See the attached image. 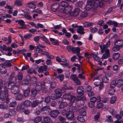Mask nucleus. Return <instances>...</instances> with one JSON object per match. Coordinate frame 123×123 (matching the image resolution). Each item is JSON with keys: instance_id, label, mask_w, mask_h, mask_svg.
Instances as JSON below:
<instances>
[{"instance_id": "nucleus-1", "label": "nucleus", "mask_w": 123, "mask_h": 123, "mask_svg": "<svg viewBox=\"0 0 123 123\" xmlns=\"http://www.w3.org/2000/svg\"><path fill=\"white\" fill-rule=\"evenodd\" d=\"M8 91L6 86L3 87H0V100L4 102L6 104L9 102V99L8 96Z\"/></svg>"}, {"instance_id": "nucleus-2", "label": "nucleus", "mask_w": 123, "mask_h": 123, "mask_svg": "<svg viewBox=\"0 0 123 123\" xmlns=\"http://www.w3.org/2000/svg\"><path fill=\"white\" fill-rule=\"evenodd\" d=\"M8 87L9 89L11 90V92L14 94L18 93L19 92V87L13 82H9L8 84Z\"/></svg>"}, {"instance_id": "nucleus-3", "label": "nucleus", "mask_w": 123, "mask_h": 123, "mask_svg": "<svg viewBox=\"0 0 123 123\" xmlns=\"http://www.w3.org/2000/svg\"><path fill=\"white\" fill-rule=\"evenodd\" d=\"M76 99V105L77 106L79 107L83 106L84 104V101L86 100V97L83 96H77Z\"/></svg>"}, {"instance_id": "nucleus-4", "label": "nucleus", "mask_w": 123, "mask_h": 123, "mask_svg": "<svg viewBox=\"0 0 123 123\" xmlns=\"http://www.w3.org/2000/svg\"><path fill=\"white\" fill-rule=\"evenodd\" d=\"M63 97L64 99L70 100L72 103H73L76 99L75 97L72 92H69L68 93L64 94Z\"/></svg>"}, {"instance_id": "nucleus-5", "label": "nucleus", "mask_w": 123, "mask_h": 123, "mask_svg": "<svg viewBox=\"0 0 123 123\" xmlns=\"http://www.w3.org/2000/svg\"><path fill=\"white\" fill-rule=\"evenodd\" d=\"M67 89V86H65L62 88V90L59 89H55V92L56 95L59 96V98H61L62 95V92H64Z\"/></svg>"}, {"instance_id": "nucleus-6", "label": "nucleus", "mask_w": 123, "mask_h": 123, "mask_svg": "<svg viewBox=\"0 0 123 123\" xmlns=\"http://www.w3.org/2000/svg\"><path fill=\"white\" fill-rule=\"evenodd\" d=\"M43 83L44 84H45V83L44 81L37 82L35 84V89L37 90V91H40L42 89Z\"/></svg>"}, {"instance_id": "nucleus-7", "label": "nucleus", "mask_w": 123, "mask_h": 123, "mask_svg": "<svg viewBox=\"0 0 123 123\" xmlns=\"http://www.w3.org/2000/svg\"><path fill=\"white\" fill-rule=\"evenodd\" d=\"M92 5L94 8H96L98 6L102 7L103 6V4L102 2L100 1L99 0H95Z\"/></svg>"}, {"instance_id": "nucleus-8", "label": "nucleus", "mask_w": 123, "mask_h": 123, "mask_svg": "<svg viewBox=\"0 0 123 123\" xmlns=\"http://www.w3.org/2000/svg\"><path fill=\"white\" fill-rule=\"evenodd\" d=\"M38 91L35 88L32 89L30 95V98L31 99L33 100L35 98Z\"/></svg>"}, {"instance_id": "nucleus-9", "label": "nucleus", "mask_w": 123, "mask_h": 123, "mask_svg": "<svg viewBox=\"0 0 123 123\" xmlns=\"http://www.w3.org/2000/svg\"><path fill=\"white\" fill-rule=\"evenodd\" d=\"M26 78H28V80H29V83L31 84H34L37 82V78L36 77L31 78L30 75H28L26 76Z\"/></svg>"}, {"instance_id": "nucleus-10", "label": "nucleus", "mask_w": 123, "mask_h": 123, "mask_svg": "<svg viewBox=\"0 0 123 123\" xmlns=\"http://www.w3.org/2000/svg\"><path fill=\"white\" fill-rule=\"evenodd\" d=\"M59 113V111L57 110H51L49 114L50 117L55 118L57 117Z\"/></svg>"}, {"instance_id": "nucleus-11", "label": "nucleus", "mask_w": 123, "mask_h": 123, "mask_svg": "<svg viewBox=\"0 0 123 123\" xmlns=\"http://www.w3.org/2000/svg\"><path fill=\"white\" fill-rule=\"evenodd\" d=\"M74 112L70 111H68L67 114L66 115V117L69 120H72L74 119Z\"/></svg>"}, {"instance_id": "nucleus-12", "label": "nucleus", "mask_w": 123, "mask_h": 123, "mask_svg": "<svg viewBox=\"0 0 123 123\" xmlns=\"http://www.w3.org/2000/svg\"><path fill=\"white\" fill-rule=\"evenodd\" d=\"M114 44L115 45L119 47H123V40L120 39L117 40L114 42Z\"/></svg>"}, {"instance_id": "nucleus-13", "label": "nucleus", "mask_w": 123, "mask_h": 123, "mask_svg": "<svg viewBox=\"0 0 123 123\" xmlns=\"http://www.w3.org/2000/svg\"><path fill=\"white\" fill-rule=\"evenodd\" d=\"M94 84L96 86H99V89L100 90L102 89L104 87L103 83L99 80L95 81L94 83Z\"/></svg>"}, {"instance_id": "nucleus-14", "label": "nucleus", "mask_w": 123, "mask_h": 123, "mask_svg": "<svg viewBox=\"0 0 123 123\" xmlns=\"http://www.w3.org/2000/svg\"><path fill=\"white\" fill-rule=\"evenodd\" d=\"M59 7V4L58 3H56L53 4L51 7L52 11L54 12L56 11Z\"/></svg>"}, {"instance_id": "nucleus-15", "label": "nucleus", "mask_w": 123, "mask_h": 123, "mask_svg": "<svg viewBox=\"0 0 123 123\" xmlns=\"http://www.w3.org/2000/svg\"><path fill=\"white\" fill-rule=\"evenodd\" d=\"M47 66L46 65L41 66L38 68V71L39 73H43L44 71H46Z\"/></svg>"}, {"instance_id": "nucleus-16", "label": "nucleus", "mask_w": 123, "mask_h": 123, "mask_svg": "<svg viewBox=\"0 0 123 123\" xmlns=\"http://www.w3.org/2000/svg\"><path fill=\"white\" fill-rule=\"evenodd\" d=\"M84 88L82 86H79L77 89V93L79 94H83Z\"/></svg>"}, {"instance_id": "nucleus-17", "label": "nucleus", "mask_w": 123, "mask_h": 123, "mask_svg": "<svg viewBox=\"0 0 123 123\" xmlns=\"http://www.w3.org/2000/svg\"><path fill=\"white\" fill-rule=\"evenodd\" d=\"M84 29L82 26L80 25L79 26L78 29L77 30V32L79 34L83 35L85 33V32L84 31Z\"/></svg>"}, {"instance_id": "nucleus-18", "label": "nucleus", "mask_w": 123, "mask_h": 123, "mask_svg": "<svg viewBox=\"0 0 123 123\" xmlns=\"http://www.w3.org/2000/svg\"><path fill=\"white\" fill-rule=\"evenodd\" d=\"M41 102L38 100H33L32 102H31V107L33 108L36 107L39 103H40Z\"/></svg>"}, {"instance_id": "nucleus-19", "label": "nucleus", "mask_w": 123, "mask_h": 123, "mask_svg": "<svg viewBox=\"0 0 123 123\" xmlns=\"http://www.w3.org/2000/svg\"><path fill=\"white\" fill-rule=\"evenodd\" d=\"M81 11L79 8H76L72 12L73 16H77L79 13V12Z\"/></svg>"}, {"instance_id": "nucleus-20", "label": "nucleus", "mask_w": 123, "mask_h": 123, "mask_svg": "<svg viewBox=\"0 0 123 123\" xmlns=\"http://www.w3.org/2000/svg\"><path fill=\"white\" fill-rule=\"evenodd\" d=\"M77 47H73L72 46L68 45L67 46V48L68 51L71 52V51L72 53L75 52V50Z\"/></svg>"}, {"instance_id": "nucleus-21", "label": "nucleus", "mask_w": 123, "mask_h": 123, "mask_svg": "<svg viewBox=\"0 0 123 123\" xmlns=\"http://www.w3.org/2000/svg\"><path fill=\"white\" fill-rule=\"evenodd\" d=\"M86 107H83L81 108L79 111V112L80 113L79 115H82L84 116H85L86 114Z\"/></svg>"}, {"instance_id": "nucleus-22", "label": "nucleus", "mask_w": 123, "mask_h": 123, "mask_svg": "<svg viewBox=\"0 0 123 123\" xmlns=\"http://www.w3.org/2000/svg\"><path fill=\"white\" fill-rule=\"evenodd\" d=\"M22 105H18L16 108V110L17 111L22 112L25 110V108L23 107Z\"/></svg>"}, {"instance_id": "nucleus-23", "label": "nucleus", "mask_w": 123, "mask_h": 123, "mask_svg": "<svg viewBox=\"0 0 123 123\" xmlns=\"http://www.w3.org/2000/svg\"><path fill=\"white\" fill-rule=\"evenodd\" d=\"M41 55H43L46 56L49 59H52L54 58V56L52 55H50L48 52L46 51H43L41 53Z\"/></svg>"}, {"instance_id": "nucleus-24", "label": "nucleus", "mask_w": 123, "mask_h": 123, "mask_svg": "<svg viewBox=\"0 0 123 123\" xmlns=\"http://www.w3.org/2000/svg\"><path fill=\"white\" fill-rule=\"evenodd\" d=\"M44 123H53L51 119L49 117H46L44 118Z\"/></svg>"}, {"instance_id": "nucleus-25", "label": "nucleus", "mask_w": 123, "mask_h": 123, "mask_svg": "<svg viewBox=\"0 0 123 123\" xmlns=\"http://www.w3.org/2000/svg\"><path fill=\"white\" fill-rule=\"evenodd\" d=\"M40 38L42 39V41H44L46 43L49 45L50 44L49 40L44 35H43Z\"/></svg>"}, {"instance_id": "nucleus-26", "label": "nucleus", "mask_w": 123, "mask_h": 123, "mask_svg": "<svg viewBox=\"0 0 123 123\" xmlns=\"http://www.w3.org/2000/svg\"><path fill=\"white\" fill-rule=\"evenodd\" d=\"M84 116L82 115H79L77 117V119L80 122H84L85 120V119L83 118V117Z\"/></svg>"}, {"instance_id": "nucleus-27", "label": "nucleus", "mask_w": 123, "mask_h": 123, "mask_svg": "<svg viewBox=\"0 0 123 123\" xmlns=\"http://www.w3.org/2000/svg\"><path fill=\"white\" fill-rule=\"evenodd\" d=\"M15 22L18 23L19 25L21 26H24L25 24V22L22 19L16 20Z\"/></svg>"}, {"instance_id": "nucleus-28", "label": "nucleus", "mask_w": 123, "mask_h": 123, "mask_svg": "<svg viewBox=\"0 0 123 123\" xmlns=\"http://www.w3.org/2000/svg\"><path fill=\"white\" fill-rule=\"evenodd\" d=\"M29 7L30 8L34 9L36 7V5L34 3L30 2L27 3Z\"/></svg>"}, {"instance_id": "nucleus-29", "label": "nucleus", "mask_w": 123, "mask_h": 123, "mask_svg": "<svg viewBox=\"0 0 123 123\" xmlns=\"http://www.w3.org/2000/svg\"><path fill=\"white\" fill-rule=\"evenodd\" d=\"M68 105L67 103L65 102L61 103L59 105V108L60 109H63L66 107Z\"/></svg>"}, {"instance_id": "nucleus-30", "label": "nucleus", "mask_w": 123, "mask_h": 123, "mask_svg": "<svg viewBox=\"0 0 123 123\" xmlns=\"http://www.w3.org/2000/svg\"><path fill=\"white\" fill-rule=\"evenodd\" d=\"M30 91V89L29 87L27 88V89H26L25 91L24 95L25 97H27L29 94Z\"/></svg>"}, {"instance_id": "nucleus-31", "label": "nucleus", "mask_w": 123, "mask_h": 123, "mask_svg": "<svg viewBox=\"0 0 123 123\" xmlns=\"http://www.w3.org/2000/svg\"><path fill=\"white\" fill-rule=\"evenodd\" d=\"M119 54L118 53H114L112 55L113 58L115 60H117L120 57Z\"/></svg>"}, {"instance_id": "nucleus-32", "label": "nucleus", "mask_w": 123, "mask_h": 123, "mask_svg": "<svg viewBox=\"0 0 123 123\" xmlns=\"http://www.w3.org/2000/svg\"><path fill=\"white\" fill-rule=\"evenodd\" d=\"M93 24V23L91 22H86L84 23V25L85 27H88L92 26Z\"/></svg>"}, {"instance_id": "nucleus-33", "label": "nucleus", "mask_w": 123, "mask_h": 123, "mask_svg": "<svg viewBox=\"0 0 123 123\" xmlns=\"http://www.w3.org/2000/svg\"><path fill=\"white\" fill-rule=\"evenodd\" d=\"M56 78L59 79L60 82H61L63 80L64 78V75L63 74H61L60 75L56 76Z\"/></svg>"}, {"instance_id": "nucleus-34", "label": "nucleus", "mask_w": 123, "mask_h": 123, "mask_svg": "<svg viewBox=\"0 0 123 123\" xmlns=\"http://www.w3.org/2000/svg\"><path fill=\"white\" fill-rule=\"evenodd\" d=\"M50 98L52 100H55L59 98V96L56 95L55 93L52 94L51 95Z\"/></svg>"}, {"instance_id": "nucleus-35", "label": "nucleus", "mask_w": 123, "mask_h": 123, "mask_svg": "<svg viewBox=\"0 0 123 123\" xmlns=\"http://www.w3.org/2000/svg\"><path fill=\"white\" fill-rule=\"evenodd\" d=\"M106 118H107L105 120V121L109 123L111 122H112L113 120L112 118V117L110 115L107 116L106 117Z\"/></svg>"}, {"instance_id": "nucleus-36", "label": "nucleus", "mask_w": 123, "mask_h": 123, "mask_svg": "<svg viewBox=\"0 0 123 123\" xmlns=\"http://www.w3.org/2000/svg\"><path fill=\"white\" fill-rule=\"evenodd\" d=\"M93 5H91L87 3V4L86 6L85 7L86 10L87 11H89L92 8Z\"/></svg>"}, {"instance_id": "nucleus-37", "label": "nucleus", "mask_w": 123, "mask_h": 123, "mask_svg": "<svg viewBox=\"0 0 123 123\" xmlns=\"http://www.w3.org/2000/svg\"><path fill=\"white\" fill-rule=\"evenodd\" d=\"M76 5L79 7H81L84 6V3L82 1H79L76 4Z\"/></svg>"}, {"instance_id": "nucleus-38", "label": "nucleus", "mask_w": 123, "mask_h": 123, "mask_svg": "<svg viewBox=\"0 0 123 123\" xmlns=\"http://www.w3.org/2000/svg\"><path fill=\"white\" fill-rule=\"evenodd\" d=\"M99 47L101 49V51L102 53H103L105 50L106 48H107L104 44L103 46L101 45H99Z\"/></svg>"}, {"instance_id": "nucleus-39", "label": "nucleus", "mask_w": 123, "mask_h": 123, "mask_svg": "<svg viewBox=\"0 0 123 123\" xmlns=\"http://www.w3.org/2000/svg\"><path fill=\"white\" fill-rule=\"evenodd\" d=\"M116 7L114 6H112L110 7L105 13V15H107L110 13L114 9H115Z\"/></svg>"}, {"instance_id": "nucleus-40", "label": "nucleus", "mask_w": 123, "mask_h": 123, "mask_svg": "<svg viewBox=\"0 0 123 123\" xmlns=\"http://www.w3.org/2000/svg\"><path fill=\"white\" fill-rule=\"evenodd\" d=\"M62 6L63 7H66L68 5V3L65 1H62L61 4Z\"/></svg>"}, {"instance_id": "nucleus-41", "label": "nucleus", "mask_w": 123, "mask_h": 123, "mask_svg": "<svg viewBox=\"0 0 123 123\" xmlns=\"http://www.w3.org/2000/svg\"><path fill=\"white\" fill-rule=\"evenodd\" d=\"M31 102L28 100L25 101L23 103L24 106L25 107H29L31 105Z\"/></svg>"}, {"instance_id": "nucleus-42", "label": "nucleus", "mask_w": 123, "mask_h": 123, "mask_svg": "<svg viewBox=\"0 0 123 123\" xmlns=\"http://www.w3.org/2000/svg\"><path fill=\"white\" fill-rule=\"evenodd\" d=\"M123 83V81L122 80H117V86L119 87H120Z\"/></svg>"}, {"instance_id": "nucleus-43", "label": "nucleus", "mask_w": 123, "mask_h": 123, "mask_svg": "<svg viewBox=\"0 0 123 123\" xmlns=\"http://www.w3.org/2000/svg\"><path fill=\"white\" fill-rule=\"evenodd\" d=\"M43 93H46L48 91L47 89L45 88V84H44L43 83V86L41 90Z\"/></svg>"}, {"instance_id": "nucleus-44", "label": "nucleus", "mask_w": 123, "mask_h": 123, "mask_svg": "<svg viewBox=\"0 0 123 123\" xmlns=\"http://www.w3.org/2000/svg\"><path fill=\"white\" fill-rule=\"evenodd\" d=\"M23 96L21 93L18 94L16 96V99L17 100H21L23 98Z\"/></svg>"}, {"instance_id": "nucleus-45", "label": "nucleus", "mask_w": 123, "mask_h": 123, "mask_svg": "<svg viewBox=\"0 0 123 123\" xmlns=\"http://www.w3.org/2000/svg\"><path fill=\"white\" fill-rule=\"evenodd\" d=\"M12 61V59L10 60H6L5 62V64L7 66L11 67L12 65L11 63Z\"/></svg>"}, {"instance_id": "nucleus-46", "label": "nucleus", "mask_w": 123, "mask_h": 123, "mask_svg": "<svg viewBox=\"0 0 123 123\" xmlns=\"http://www.w3.org/2000/svg\"><path fill=\"white\" fill-rule=\"evenodd\" d=\"M116 86H117L116 81L115 80L112 81L111 83L110 88L113 89Z\"/></svg>"}, {"instance_id": "nucleus-47", "label": "nucleus", "mask_w": 123, "mask_h": 123, "mask_svg": "<svg viewBox=\"0 0 123 123\" xmlns=\"http://www.w3.org/2000/svg\"><path fill=\"white\" fill-rule=\"evenodd\" d=\"M8 106L6 105L0 104V109L4 110H6L7 109Z\"/></svg>"}, {"instance_id": "nucleus-48", "label": "nucleus", "mask_w": 123, "mask_h": 123, "mask_svg": "<svg viewBox=\"0 0 123 123\" xmlns=\"http://www.w3.org/2000/svg\"><path fill=\"white\" fill-rule=\"evenodd\" d=\"M80 48L78 47H77L75 50V52H74L73 53H76V55L79 57V56H80Z\"/></svg>"}, {"instance_id": "nucleus-49", "label": "nucleus", "mask_w": 123, "mask_h": 123, "mask_svg": "<svg viewBox=\"0 0 123 123\" xmlns=\"http://www.w3.org/2000/svg\"><path fill=\"white\" fill-rule=\"evenodd\" d=\"M117 98L116 96H114L111 97L110 99V103L111 104L114 103L117 100Z\"/></svg>"}, {"instance_id": "nucleus-50", "label": "nucleus", "mask_w": 123, "mask_h": 123, "mask_svg": "<svg viewBox=\"0 0 123 123\" xmlns=\"http://www.w3.org/2000/svg\"><path fill=\"white\" fill-rule=\"evenodd\" d=\"M49 110V108L47 106H45L42 107L40 109L41 111H47Z\"/></svg>"}, {"instance_id": "nucleus-51", "label": "nucleus", "mask_w": 123, "mask_h": 123, "mask_svg": "<svg viewBox=\"0 0 123 123\" xmlns=\"http://www.w3.org/2000/svg\"><path fill=\"white\" fill-rule=\"evenodd\" d=\"M50 96H48L45 98L44 101L46 104H48L50 102Z\"/></svg>"}, {"instance_id": "nucleus-52", "label": "nucleus", "mask_w": 123, "mask_h": 123, "mask_svg": "<svg viewBox=\"0 0 123 123\" xmlns=\"http://www.w3.org/2000/svg\"><path fill=\"white\" fill-rule=\"evenodd\" d=\"M103 104L102 102H97V107L98 109L101 108L103 107Z\"/></svg>"}, {"instance_id": "nucleus-53", "label": "nucleus", "mask_w": 123, "mask_h": 123, "mask_svg": "<svg viewBox=\"0 0 123 123\" xmlns=\"http://www.w3.org/2000/svg\"><path fill=\"white\" fill-rule=\"evenodd\" d=\"M35 71V69H33L32 68H30L27 70V72L30 74H31L33 73L36 74L37 73V72Z\"/></svg>"}, {"instance_id": "nucleus-54", "label": "nucleus", "mask_w": 123, "mask_h": 123, "mask_svg": "<svg viewBox=\"0 0 123 123\" xmlns=\"http://www.w3.org/2000/svg\"><path fill=\"white\" fill-rule=\"evenodd\" d=\"M88 14V13L86 12H82L80 14V17L81 18L86 17Z\"/></svg>"}, {"instance_id": "nucleus-55", "label": "nucleus", "mask_w": 123, "mask_h": 123, "mask_svg": "<svg viewBox=\"0 0 123 123\" xmlns=\"http://www.w3.org/2000/svg\"><path fill=\"white\" fill-rule=\"evenodd\" d=\"M42 118L41 117H36L34 120V122L36 123H37L40 122Z\"/></svg>"}, {"instance_id": "nucleus-56", "label": "nucleus", "mask_w": 123, "mask_h": 123, "mask_svg": "<svg viewBox=\"0 0 123 123\" xmlns=\"http://www.w3.org/2000/svg\"><path fill=\"white\" fill-rule=\"evenodd\" d=\"M34 51L35 52H37V53L42 52L43 51L42 49L39 48V46L37 47L34 50Z\"/></svg>"}, {"instance_id": "nucleus-57", "label": "nucleus", "mask_w": 123, "mask_h": 123, "mask_svg": "<svg viewBox=\"0 0 123 123\" xmlns=\"http://www.w3.org/2000/svg\"><path fill=\"white\" fill-rule=\"evenodd\" d=\"M102 81L104 83H107L109 80V78L106 76H104L102 79Z\"/></svg>"}, {"instance_id": "nucleus-58", "label": "nucleus", "mask_w": 123, "mask_h": 123, "mask_svg": "<svg viewBox=\"0 0 123 123\" xmlns=\"http://www.w3.org/2000/svg\"><path fill=\"white\" fill-rule=\"evenodd\" d=\"M98 29L96 27H91L90 28V31L91 33H93L96 32L98 31Z\"/></svg>"}, {"instance_id": "nucleus-59", "label": "nucleus", "mask_w": 123, "mask_h": 123, "mask_svg": "<svg viewBox=\"0 0 123 123\" xmlns=\"http://www.w3.org/2000/svg\"><path fill=\"white\" fill-rule=\"evenodd\" d=\"M18 79L21 80L22 79L23 77V74L21 72H19L18 73Z\"/></svg>"}, {"instance_id": "nucleus-60", "label": "nucleus", "mask_w": 123, "mask_h": 123, "mask_svg": "<svg viewBox=\"0 0 123 123\" xmlns=\"http://www.w3.org/2000/svg\"><path fill=\"white\" fill-rule=\"evenodd\" d=\"M15 4L16 5L19 6H21L22 5L21 0H16Z\"/></svg>"}, {"instance_id": "nucleus-61", "label": "nucleus", "mask_w": 123, "mask_h": 123, "mask_svg": "<svg viewBox=\"0 0 123 123\" xmlns=\"http://www.w3.org/2000/svg\"><path fill=\"white\" fill-rule=\"evenodd\" d=\"M74 81L76 85H79L81 84V81L78 78L75 80Z\"/></svg>"}, {"instance_id": "nucleus-62", "label": "nucleus", "mask_w": 123, "mask_h": 123, "mask_svg": "<svg viewBox=\"0 0 123 123\" xmlns=\"http://www.w3.org/2000/svg\"><path fill=\"white\" fill-rule=\"evenodd\" d=\"M95 103L94 102H92L90 101L88 103V105L89 106L90 108H92L95 105Z\"/></svg>"}, {"instance_id": "nucleus-63", "label": "nucleus", "mask_w": 123, "mask_h": 123, "mask_svg": "<svg viewBox=\"0 0 123 123\" xmlns=\"http://www.w3.org/2000/svg\"><path fill=\"white\" fill-rule=\"evenodd\" d=\"M58 117L59 119V120L62 123H63L66 120L62 116H59Z\"/></svg>"}, {"instance_id": "nucleus-64", "label": "nucleus", "mask_w": 123, "mask_h": 123, "mask_svg": "<svg viewBox=\"0 0 123 123\" xmlns=\"http://www.w3.org/2000/svg\"><path fill=\"white\" fill-rule=\"evenodd\" d=\"M85 56L89 60L91 57V55L88 52H86L84 54Z\"/></svg>"}]
</instances>
